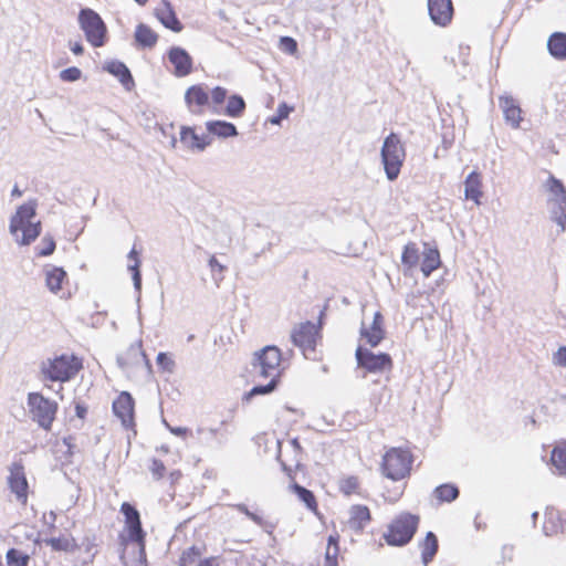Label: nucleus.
I'll use <instances>...</instances> for the list:
<instances>
[{
	"instance_id": "338daca9",
	"label": "nucleus",
	"mask_w": 566,
	"mask_h": 566,
	"mask_svg": "<svg viewBox=\"0 0 566 566\" xmlns=\"http://www.w3.org/2000/svg\"><path fill=\"white\" fill-rule=\"evenodd\" d=\"M537 516H538V513H537V512H534V513L532 514V518H533V522H534V523L536 522Z\"/></svg>"
},
{
	"instance_id": "3c124183",
	"label": "nucleus",
	"mask_w": 566,
	"mask_h": 566,
	"mask_svg": "<svg viewBox=\"0 0 566 566\" xmlns=\"http://www.w3.org/2000/svg\"><path fill=\"white\" fill-rule=\"evenodd\" d=\"M81 547H84L85 553H87V555H88L87 560H84V562L85 563L91 562L93 559L94 555H95V551H94L95 544H94V542L92 539H90V538H85L82 542Z\"/></svg>"
},
{
	"instance_id": "052dcab7",
	"label": "nucleus",
	"mask_w": 566,
	"mask_h": 566,
	"mask_svg": "<svg viewBox=\"0 0 566 566\" xmlns=\"http://www.w3.org/2000/svg\"><path fill=\"white\" fill-rule=\"evenodd\" d=\"M71 440H72V438H64V440H63L64 444L67 446V448H69V452H71V449L73 447V444L71 443Z\"/></svg>"
},
{
	"instance_id": "4c0bfd02",
	"label": "nucleus",
	"mask_w": 566,
	"mask_h": 566,
	"mask_svg": "<svg viewBox=\"0 0 566 566\" xmlns=\"http://www.w3.org/2000/svg\"><path fill=\"white\" fill-rule=\"evenodd\" d=\"M209 268L210 272L212 274L213 280L216 281L217 285L220 284L221 281L224 279V273L227 271V266L221 264L214 255H212L209 259Z\"/></svg>"
},
{
	"instance_id": "603ef678",
	"label": "nucleus",
	"mask_w": 566,
	"mask_h": 566,
	"mask_svg": "<svg viewBox=\"0 0 566 566\" xmlns=\"http://www.w3.org/2000/svg\"><path fill=\"white\" fill-rule=\"evenodd\" d=\"M74 405H75L74 406L75 415H76L77 419L81 421H84L86 419V416L88 412L87 406L81 401H75Z\"/></svg>"
},
{
	"instance_id": "dca6fc26",
	"label": "nucleus",
	"mask_w": 566,
	"mask_h": 566,
	"mask_svg": "<svg viewBox=\"0 0 566 566\" xmlns=\"http://www.w3.org/2000/svg\"><path fill=\"white\" fill-rule=\"evenodd\" d=\"M113 412L122 424H134L135 401L127 391H122L113 401Z\"/></svg>"
},
{
	"instance_id": "ddd939ff",
	"label": "nucleus",
	"mask_w": 566,
	"mask_h": 566,
	"mask_svg": "<svg viewBox=\"0 0 566 566\" xmlns=\"http://www.w3.org/2000/svg\"><path fill=\"white\" fill-rule=\"evenodd\" d=\"M357 364L370 374L390 373L394 367L392 358L387 353L375 354L370 349L358 346L355 353Z\"/></svg>"
},
{
	"instance_id": "5701e85b",
	"label": "nucleus",
	"mask_w": 566,
	"mask_h": 566,
	"mask_svg": "<svg viewBox=\"0 0 566 566\" xmlns=\"http://www.w3.org/2000/svg\"><path fill=\"white\" fill-rule=\"evenodd\" d=\"M543 530L544 533L548 536L558 532H565L566 524L563 520L562 513L555 509H548L545 512Z\"/></svg>"
},
{
	"instance_id": "7ed1b4c3",
	"label": "nucleus",
	"mask_w": 566,
	"mask_h": 566,
	"mask_svg": "<svg viewBox=\"0 0 566 566\" xmlns=\"http://www.w3.org/2000/svg\"><path fill=\"white\" fill-rule=\"evenodd\" d=\"M401 263L405 273L411 272L419 266L423 276L429 277L432 272L441 266V256L437 247L424 243L423 251L420 253L418 244L409 241L403 245Z\"/></svg>"
},
{
	"instance_id": "b1692460",
	"label": "nucleus",
	"mask_w": 566,
	"mask_h": 566,
	"mask_svg": "<svg viewBox=\"0 0 566 566\" xmlns=\"http://www.w3.org/2000/svg\"><path fill=\"white\" fill-rule=\"evenodd\" d=\"M547 50L549 54L558 60H566V33L564 32H554L549 35L547 40Z\"/></svg>"
},
{
	"instance_id": "f3484780",
	"label": "nucleus",
	"mask_w": 566,
	"mask_h": 566,
	"mask_svg": "<svg viewBox=\"0 0 566 566\" xmlns=\"http://www.w3.org/2000/svg\"><path fill=\"white\" fill-rule=\"evenodd\" d=\"M428 10L434 24L447 27L453 18V4L451 0H428Z\"/></svg>"
},
{
	"instance_id": "69168bd1",
	"label": "nucleus",
	"mask_w": 566,
	"mask_h": 566,
	"mask_svg": "<svg viewBox=\"0 0 566 566\" xmlns=\"http://www.w3.org/2000/svg\"><path fill=\"white\" fill-rule=\"evenodd\" d=\"M138 4L144 6L148 2V0H135Z\"/></svg>"
},
{
	"instance_id": "cd10ccee",
	"label": "nucleus",
	"mask_w": 566,
	"mask_h": 566,
	"mask_svg": "<svg viewBox=\"0 0 566 566\" xmlns=\"http://www.w3.org/2000/svg\"><path fill=\"white\" fill-rule=\"evenodd\" d=\"M551 461L556 472L566 476V441H562L554 447Z\"/></svg>"
},
{
	"instance_id": "bb28decb",
	"label": "nucleus",
	"mask_w": 566,
	"mask_h": 566,
	"mask_svg": "<svg viewBox=\"0 0 566 566\" xmlns=\"http://www.w3.org/2000/svg\"><path fill=\"white\" fill-rule=\"evenodd\" d=\"M206 126L210 134L218 137L228 138L238 135L237 127L226 120H210L207 122Z\"/></svg>"
},
{
	"instance_id": "393cba45",
	"label": "nucleus",
	"mask_w": 566,
	"mask_h": 566,
	"mask_svg": "<svg viewBox=\"0 0 566 566\" xmlns=\"http://www.w3.org/2000/svg\"><path fill=\"white\" fill-rule=\"evenodd\" d=\"M66 282L67 274L62 268L52 266L45 271V284L52 293L60 292Z\"/></svg>"
},
{
	"instance_id": "a18cd8bd",
	"label": "nucleus",
	"mask_w": 566,
	"mask_h": 566,
	"mask_svg": "<svg viewBox=\"0 0 566 566\" xmlns=\"http://www.w3.org/2000/svg\"><path fill=\"white\" fill-rule=\"evenodd\" d=\"M82 75V72L78 67L76 66H71V67H67L65 70H63L61 73H60V77L62 81H65V82H74V81H77Z\"/></svg>"
},
{
	"instance_id": "412c9836",
	"label": "nucleus",
	"mask_w": 566,
	"mask_h": 566,
	"mask_svg": "<svg viewBox=\"0 0 566 566\" xmlns=\"http://www.w3.org/2000/svg\"><path fill=\"white\" fill-rule=\"evenodd\" d=\"M180 142L191 150L202 151L211 144V138L209 135L197 134L192 127L184 126L180 129Z\"/></svg>"
},
{
	"instance_id": "6ab92c4d",
	"label": "nucleus",
	"mask_w": 566,
	"mask_h": 566,
	"mask_svg": "<svg viewBox=\"0 0 566 566\" xmlns=\"http://www.w3.org/2000/svg\"><path fill=\"white\" fill-rule=\"evenodd\" d=\"M484 196L483 178L481 172L473 170L464 180V198L473 201L476 206L482 203Z\"/></svg>"
},
{
	"instance_id": "ea45409f",
	"label": "nucleus",
	"mask_w": 566,
	"mask_h": 566,
	"mask_svg": "<svg viewBox=\"0 0 566 566\" xmlns=\"http://www.w3.org/2000/svg\"><path fill=\"white\" fill-rule=\"evenodd\" d=\"M55 247L54 239L50 235H45L41 241V247L38 248L36 255L49 256L54 252Z\"/></svg>"
},
{
	"instance_id": "774afa93",
	"label": "nucleus",
	"mask_w": 566,
	"mask_h": 566,
	"mask_svg": "<svg viewBox=\"0 0 566 566\" xmlns=\"http://www.w3.org/2000/svg\"><path fill=\"white\" fill-rule=\"evenodd\" d=\"M160 449H161L164 452H168V448H167L166 446H163Z\"/></svg>"
},
{
	"instance_id": "f03ea898",
	"label": "nucleus",
	"mask_w": 566,
	"mask_h": 566,
	"mask_svg": "<svg viewBox=\"0 0 566 566\" xmlns=\"http://www.w3.org/2000/svg\"><path fill=\"white\" fill-rule=\"evenodd\" d=\"M255 359L260 375L264 378H270V381L264 386L253 387L249 391L248 397L272 392L276 388L280 378L286 368L282 352L276 346H265L255 354Z\"/></svg>"
},
{
	"instance_id": "39448f33",
	"label": "nucleus",
	"mask_w": 566,
	"mask_h": 566,
	"mask_svg": "<svg viewBox=\"0 0 566 566\" xmlns=\"http://www.w3.org/2000/svg\"><path fill=\"white\" fill-rule=\"evenodd\" d=\"M36 201L31 200L18 207L15 213L10 220V232L17 235L19 231L22 232L21 239H18L19 244L28 245L33 242L41 233V222H32L35 217Z\"/></svg>"
},
{
	"instance_id": "72a5a7b5",
	"label": "nucleus",
	"mask_w": 566,
	"mask_h": 566,
	"mask_svg": "<svg viewBox=\"0 0 566 566\" xmlns=\"http://www.w3.org/2000/svg\"><path fill=\"white\" fill-rule=\"evenodd\" d=\"M548 190L555 196V200L559 203L560 208L566 209V189L560 180L551 176L547 180Z\"/></svg>"
},
{
	"instance_id": "c85d7f7f",
	"label": "nucleus",
	"mask_w": 566,
	"mask_h": 566,
	"mask_svg": "<svg viewBox=\"0 0 566 566\" xmlns=\"http://www.w3.org/2000/svg\"><path fill=\"white\" fill-rule=\"evenodd\" d=\"M421 558L424 566H427L434 557L438 551V538L432 532H428L426 538L420 544Z\"/></svg>"
},
{
	"instance_id": "9b49d317",
	"label": "nucleus",
	"mask_w": 566,
	"mask_h": 566,
	"mask_svg": "<svg viewBox=\"0 0 566 566\" xmlns=\"http://www.w3.org/2000/svg\"><path fill=\"white\" fill-rule=\"evenodd\" d=\"M78 23L92 46L101 48L106 43L107 28L97 12L90 8L82 9L78 13Z\"/></svg>"
},
{
	"instance_id": "58836bf2",
	"label": "nucleus",
	"mask_w": 566,
	"mask_h": 566,
	"mask_svg": "<svg viewBox=\"0 0 566 566\" xmlns=\"http://www.w3.org/2000/svg\"><path fill=\"white\" fill-rule=\"evenodd\" d=\"M358 479L356 476H347L339 481V490L345 495L355 493L358 489Z\"/></svg>"
},
{
	"instance_id": "e433bc0d",
	"label": "nucleus",
	"mask_w": 566,
	"mask_h": 566,
	"mask_svg": "<svg viewBox=\"0 0 566 566\" xmlns=\"http://www.w3.org/2000/svg\"><path fill=\"white\" fill-rule=\"evenodd\" d=\"M434 494L442 502H452L459 496V490L452 484H442L436 488Z\"/></svg>"
},
{
	"instance_id": "f257e3e1",
	"label": "nucleus",
	"mask_w": 566,
	"mask_h": 566,
	"mask_svg": "<svg viewBox=\"0 0 566 566\" xmlns=\"http://www.w3.org/2000/svg\"><path fill=\"white\" fill-rule=\"evenodd\" d=\"M227 88L214 86L209 88L205 83L190 85L184 95V101L189 113L203 115L207 112L219 113L227 98Z\"/></svg>"
},
{
	"instance_id": "37998d69",
	"label": "nucleus",
	"mask_w": 566,
	"mask_h": 566,
	"mask_svg": "<svg viewBox=\"0 0 566 566\" xmlns=\"http://www.w3.org/2000/svg\"><path fill=\"white\" fill-rule=\"evenodd\" d=\"M279 46L283 52L291 55L297 52V42L291 36H282L280 39Z\"/></svg>"
},
{
	"instance_id": "13d9d810",
	"label": "nucleus",
	"mask_w": 566,
	"mask_h": 566,
	"mask_svg": "<svg viewBox=\"0 0 566 566\" xmlns=\"http://www.w3.org/2000/svg\"><path fill=\"white\" fill-rule=\"evenodd\" d=\"M11 196L12 197H21L22 196V191L19 189L18 186H14L12 191H11Z\"/></svg>"
},
{
	"instance_id": "f8f14e48",
	"label": "nucleus",
	"mask_w": 566,
	"mask_h": 566,
	"mask_svg": "<svg viewBox=\"0 0 566 566\" xmlns=\"http://www.w3.org/2000/svg\"><path fill=\"white\" fill-rule=\"evenodd\" d=\"M28 408L31 419L38 422V424H52L55 420L59 405L40 392H29Z\"/></svg>"
},
{
	"instance_id": "6e6552de",
	"label": "nucleus",
	"mask_w": 566,
	"mask_h": 566,
	"mask_svg": "<svg viewBox=\"0 0 566 566\" xmlns=\"http://www.w3.org/2000/svg\"><path fill=\"white\" fill-rule=\"evenodd\" d=\"M418 525V515L401 512L389 523L382 537L390 546H405L412 539Z\"/></svg>"
},
{
	"instance_id": "680f3d73",
	"label": "nucleus",
	"mask_w": 566,
	"mask_h": 566,
	"mask_svg": "<svg viewBox=\"0 0 566 566\" xmlns=\"http://www.w3.org/2000/svg\"><path fill=\"white\" fill-rule=\"evenodd\" d=\"M170 476H171V480L175 481V480H177L180 476V472L179 471H174V472L170 473Z\"/></svg>"
},
{
	"instance_id": "0e129e2a",
	"label": "nucleus",
	"mask_w": 566,
	"mask_h": 566,
	"mask_svg": "<svg viewBox=\"0 0 566 566\" xmlns=\"http://www.w3.org/2000/svg\"><path fill=\"white\" fill-rule=\"evenodd\" d=\"M512 551H513V548H512V547H509V546H504V547H503V554H509V555H511Z\"/></svg>"
},
{
	"instance_id": "864d4df0",
	"label": "nucleus",
	"mask_w": 566,
	"mask_h": 566,
	"mask_svg": "<svg viewBox=\"0 0 566 566\" xmlns=\"http://www.w3.org/2000/svg\"><path fill=\"white\" fill-rule=\"evenodd\" d=\"M284 412L285 413H294L295 415V417L292 418V419L285 417L284 418L285 420H292L294 422L304 421L305 413H304V411L302 409H294V408H291V407H285L284 408Z\"/></svg>"
},
{
	"instance_id": "aec40b11",
	"label": "nucleus",
	"mask_w": 566,
	"mask_h": 566,
	"mask_svg": "<svg viewBox=\"0 0 566 566\" xmlns=\"http://www.w3.org/2000/svg\"><path fill=\"white\" fill-rule=\"evenodd\" d=\"M499 104L505 120L512 128H518L523 120L522 108L518 102L512 96H500Z\"/></svg>"
},
{
	"instance_id": "9d476101",
	"label": "nucleus",
	"mask_w": 566,
	"mask_h": 566,
	"mask_svg": "<svg viewBox=\"0 0 566 566\" xmlns=\"http://www.w3.org/2000/svg\"><path fill=\"white\" fill-rule=\"evenodd\" d=\"M412 455L403 448H391L382 458V473L394 481L406 478L411 469Z\"/></svg>"
},
{
	"instance_id": "4be33fe9",
	"label": "nucleus",
	"mask_w": 566,
	"mask_h": 566,
	"mask_svg": "<svg viewBox=\"0 0 566 566\" xmlns=\"http://www.w3.org/2000/svg\"><path fill=\"white\" fill-rule=\"evenodd\" d=\"M370 521L369 509L365 505H353L349 509L348 526L353 531L360 532Z\"/></svg>"
},
{
	"instance_id": "5fc2aeb1",
	"label": "nucleus",
	"mask_w": 566,
	"mask_h": 566,
	"mask_svg": "<svg viewBox=\"0 0 566 566\" xmlns=\"http://www.w3.org/2000/svg\"><path fill=\"white\" fill-rule=\"evenodd\" d=\"M170 432L177 437L185 438L188 429L186 427H168Z\"/></svg>"
},
{
	"instance_id": "1a4fd4ad",
	"label": "nucleus",
	"mask_w": 566,
	"mask_h": 566,
	"mask_svg": "<svg viewBox=\"0 0 566 566\" xmlns=\"http://www.w3.org/2000/svg\"><path fill=\"white\" fill-rule=\"evenodd\" d=\"M380 155L386 177L390 181L396 180L406 159L405 146L397 134L390 133L385 138Z\"/></svg>"
},
{
	"instance_id": "a878e982",
	"label": "nucleus",
	"mask_w": 566,
	"mask_h": 566,
	"mask_svg": "<svg viewBox=\"0 0 566 566\" xmlns=\"http://www.w3.org/2000/svg\"><path fill=\"white\" fill-rule=\"evenodd\" d=\"M135 41L142 48H154L158 41V34L147 24L140 23L135 30Z\"/></svg>"
},
{
	"instance_id": "c756f323",
	"label": "nucleus",
	"mask_w": 566,
	"mask_h": 566,
	"mask_svg": "<svg viewBox=\"0 0 566 566\" xmlns=\"http://www.w3.org/2000/svg\"><path fill=\"white\" fill-rule=\"evenodd\" d=\"M157 17L167 29H170L174 32H180L184 29L182 23L169 6L160 9L157 12Z\"/></svg>"
},
{
	"instance_id": "09e8293b",
	"label": "nucleus",
	"mask_w": 566,
	"mask_h": 566,
	"mask_svg": "<svg viewBox=\"0 0 566 566\" xmlns=\"http://www.w3.org/2000/svg\"><path fill=\"white\" fill-rule=\"evenodd\" d=\"M149 470L153 474V478L156 480H159L164 476L166 468H165V464L160 460L153 459Z\"/></svg>"
},
{
	"instance_id": "e2e57ef3",
	"label": "nucleus",
	"mask_w": 566,
	"mask_h": 566,
	"mask_svg": "<svg viewBox=\"0 0 566 566\" xmlns=\"http://www.w3.org/2000/svg\"><path fill=\"white\" fill-rule=\"evenodd\" d=\"M282 468H283V470L287 473V475H289L291 479H293V478H292V475H291V468H289V467H287V465H285L284 463H282Z\"/></svg>"
},
{
	"instance_id": "473e14b6",
	"label": "nucleus",
	"mask_w": 566,
	"mask_h": 566,
	"mask_svg": "<svg viewBox=\"0 0 566 566\" xmlns=\"http://www.w3.org/2000/svg\"><path fill=\"white\" fill-rule=\"evenodd\" d=\"M48 546L56 552H74L78 546L72 537H51L44 539Z\"/></svg>"
},
{
	"instance_id": "2f4dec72",
	"label": "nucleus",
	"mask_w": 566,
	"mask_h": 566,
	"mask_svg": "<svg viewBox=\"0 0 566 566\" xmlns=\"http://www.w3.org/2000/svg\"><path fill=\"white\" fill-rule=\"evenodd\" d=\"M106 71L116 76L122 84H133L134 80L128 67L119 61H112L106 65Z\"/></svg>"
},
{
	"instance_id": "a211bd4d",
	"label": "nucleus",
	"mask_w": 566,
	"mask_h": 566,
	"mask_svg": "<svg viewBox=\"0 0 566 566\" xmlns=\"http://www.w3.org/2000/svg\"><path fill=\"white\" fill-rule=\"evenodd\" d=\"M360 337L370 347H376L385 338L384 316L380 312L374 314L373 322L369 326L363 325L360 328Z\"/></svg>"
},
{
	"instance_id": "de8ad7c7",
	"label": "nucleus",
	"mask_w": 566,
	"mask_h": 566,
	"mask_svg": "<svg viewBox=\"0 0 566 566\" xmlns=\"http://www.w3.org/2000/svg\"><path fill=\"white\" fill-rule=\"evenodd\" d=\"M552 361L555 366L566 368V346H560L553 354Z\"/></svg>"
},
{
	"instance_id": "79ce46f5",
	"label": "nucleus",
	"mask_w": 566,
	"mask_h": 566,
	"mask_svg": "<svg viewBox=\"0 0 566 566\" xmlns=\"http://www.w3.org/2000/svg\"><path fill=\"white\" fill-rule=\"evenodd\" d=\"M156 361L158 367L161 368L164 371L171 373L175 367V361L172 357L167 353H159Z\"/></svg>"
},
{
	"instance_id": "2eb2a0df",
	"label": "nucleus",
	"mask_w": 566,
	"mask_h": 566,
	"mask_svg": "<svg viewBox=\"0 0 566 566\" xmlns=\"http://www.w3.org/2000/svg\"><path fill=\"white\" fill-rule=\"evenodd\" d=\"M167 59L172 66V73L177 77H186L193 71V59L180 46H171L167 51Z\"/></svg>"
},
{
	"instance_id": "c9c22d12",
	"label": "nucleus",
	"mask_w": 566,
	"mask_h": 566,
	"mask_svg": "<svg viewBox=\"0 0 566 566\" xmlns=\"http://www.w3.org/2000/svg\"><path fill=\"white\" fill-rule=\"evenodd\" d=\"M338 552V536L329 535L325 552V566H337Z\"/></svg>"
},
{
	"instance_id": "423d86ee",
	"label": "nucleus",
	"mask_w": 566,
	"mask_h": 566,
	"mask_svg": "<svg viewBox=\"0 0 566 566\" xmlns=\"http://www.w3.org/2000/svg\"><path fill=\"white\" fill-rule=\"evenodd\" d=\"M83 368V361L74 354H61L49 358L41 365L43 378L65 382L74 378Z\"/></svg>"
},
{
	"instance_id": "a19ab883",
	"label": "nucleus",
	"mask_w": 566,
	"mask_h": 566,
	"mask_svg": "<svg viewBox=\"0 0 566 566\" xmlns=\"http://www.w3.org/2000/svg\"><path fill=\"white\" fill-rule=\"evenodd\" d=\"M7 560L9 565L15 564L17 566H27L28 556H24L19 551L12 548L7 553Z\"/></svg>"
},
{
	"instance_id": "4468645a",
	"label": "nucleus",
	"mask_w": 566,
	"mask_h": 566,
	"mask_svg": "<svg viewBox=\"0 0 566 566\" xmlns=\"http://www.w3.org/2000/svg\"><path fill=\"white\" fill-rule=\"evenodd\" d=\"M7 480L8 486L11 493L15 495L17 501L23 505L27 504L29 484L24 468L20 462H13L9 467V476Z\"/></svg>"
},
{
	"instance_id": "8fccbe9b",
	"label": "nucleus",
	"mask_w": 566,
	"mask_h": 566,
	"mask_svg": "<svg viewBox=\"0 0 566 566\" xmlns=\"http://www.w3.org/2000/svg\"><path fill=\"white\" fill-rule=\"evenodd\" d=\"M292 111L293 107L289 106L287 104H280L276 111V116L271 119V123L279 124L282 119L286 118Z\"/></svg>"
},
{
	"instance_id": "0eeeda50",
	"label": "nucleus",
	"mask_w": 566,
	"mask_h": 566,
	"mask_svg": "<svg viewBox=\"0 0 566 566\" xmlns=\"http://www.w3.org/2000/svg\"><path fill=\"white\" fill-rule=\"evenodd\" d=\"M120 512L125 516V524L128 531L129 539L136 545V557L129 562L125 556H122L125 566H144L146 563L145 554V532L140 523L139 512L129 503L124 502L120 506Z\"/></svg>"
},
{
	"instance_id": "c03bdc74",
	"label": "nucleus",
	"mask_w": 566,
	"mask_h": 566,
	"mask_svg": "<svg viewBox=\"0 0 566 566\" xmlns=\"http://www.w3.org/2000/svg\"><path fill=\"white\" fill-rule=\"evenodd\" d=\"M128 258L134 261V264L129 266V270L134 273V280L136 285H139L140 283V273H139V265L140 260L138 258V252L135 249H132L128 253Z\"/></svg>"
},
{
	"instance_id": "4d7b16f0",
	"label": "nucleus",
	"mask_w": 566,
	"mask_h": 566,
	"mask_svg": "<svg viewBox=\"0 0 566 566\" xmlns=\"http://www.w3.org/2000/svg\"><path fill=\"white\" fill-rule=\"evenodd\" d=\"M198 566H219L218 562L214 558H209L201 560Z\"/></svg>"
},
{
	"instance_id": "bf43d9fd",
	"label": "nucleus",
	"mask_w": 566,
	"mask_h": 566,
	"mask_svg": "<svg viewBox=\"0 0 566 566\" xmlns=\"http://www.w3.org/2000/svg\"><path fill=\"white\" fill-rule=\"evenodd\" d=\"M55 518H56L55 513L51 511V512L49 513V521H50V522H49V524H50V526H51V527H54Z\"/></svg>"
},
{
	"instance_id": "20e7f679",
	"label": "nucleus",
	"mask_w": 566,
	"mask_h": 566,
	"mask_svg": "<svg viewBox=\"0 0 566 566\" xmlns=\"http://www.w3.org/2000/svg\"><path fill=\"white\" fill-rule=\"evenodd\" d=\"M323 317L324 312H321L316 323L310 321L301 322L296 324L291 332L292 343L301 349L302 354L307 359L316 358V348L323 338Z\"/></svg>"
},
{
	"instance_id": "49530a36",
	"label": "nucleus",
	"mask_w": 566,
	"mask_h": 566,
	"mask_svg": "<svg viewBox=\"0 0 566 566\" xmlns=\"http://www.w3.org/2000/svg\"><path fill=\"white\" fill-rule=\"evenodd\" d=\"M233 507L237 509L239 512L243 513L244 515H247L251 521H253L259 526H264V520L256 513L251 512L245 504H235Z\"/></svg>"
},
{
	"instance_id": "7c9ffc66",
	"label": "nucleus",
	"mask_w": 566,
	"mask_h": 566,
	"mask_svg": "<svg viewBox=\"0 0 566 566\" xmlns=\"http://www.w3.org/2000/svg\"><path fill=\"white\" fill-rule=\"evenodd\" d=\"M227 106L224 109V114L232 118H238L243 115L247 108V104L242 96L238 94H233L231 96L227 95Z\"/></svg>"
},
{
	"instance_id": "f704fd0d",
	"label": "nucleus",
	"mask_w": 566,
	"mask_h": 566,
	"mask_svg": "<svg viewBox=\"0 0 566 566\" xmlns=\"http://www.w3.org/2000/svg\"><path fill=\"white\" fill-rule=\"evenodd\" d=\"M291 490L297 495L298 500L302 501L308 510L316 511L317 504L312 491L297 483H293L291 485Z\"/></svg>"
},
{
	"instance_id": "6e6d98bb",
	"label": "nucleus",
	"mask_w": 566,
	"mask_h": 566,
	"mask_svg": "<svg viewBox=\"0 0 566 566\" xmlns=\"http://www.w3.org/2000/svg\"><path fill=\"white\" fill-rule=\"evenodd\" d=\"M71 51L75 54V55H80L83 53L84 49H83V45L80 43V42H75L72 46H71Z\"/></svg>"
}]
</instances>
